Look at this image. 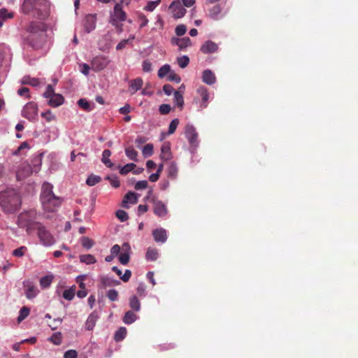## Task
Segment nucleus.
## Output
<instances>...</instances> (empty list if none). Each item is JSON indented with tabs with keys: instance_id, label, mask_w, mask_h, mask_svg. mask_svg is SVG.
I'll use <instances>...</instances> for the list:
<instances>
[{
	"instance_id": "ddd939ff",
	"label": "nucleus",
	"mask_w": 358,
	"mask_h": 358,
	"mask_svg": "<svg viewBox=\"0 0 358 358\" xmlns=\"http://www.w3.org/2000/svg\"><path fill=\"white\" fill-rule=\"evenodd\" d=\"M24 287L25 288V296L27 299H31L36 296L38 290L32 282L26 281L23 282Z\"/></svg>"
},
{
	"instance_id": "680f3d73",
	"label": "nucleus",
	"mask_w": 358,
	"mask_h": 358,
	"mask_svg": "<svg viewBox=\"0 0 358 358\" xmlns=\"http://www.w3.org/2000/svg\"><path fill=\"white\" fill-rule=\"evenodd\" d=\"M148 182L147 180H140L135 184V189L136 190L145 189L148 187Z\"/></svg>"
},
{
	"instance_id": "9b49d317",
	"label": "nucleus",
	"mask_w": 358,
	"mask_h": 358,
	"mask_svg": "<svg viewBox=\"0 0 358 358\" xmlns=\"http://www.w3.org/2000/svg\"><path fill=\"white\" fill-rule=\"evenodd\" d=\"M151 201L153 203L154 213L157 216L164 217L167 214L168 210L166 206L162 201L156 199L155 197H152Z\"/></svg>"
},
{
	"instance_id": "864d4df0",
	"label": "nucleus",
	"mask_w": 358,
	"mask_h": 358,
	"mask_svg": "<svg viewBox=\"0 0 358 358\" xmlns=\"http://www.w3.org/2000/svg\"><path fill=\"white\" fill-rule=\"evenodd\" d=\"M160 0L150 1L148 2L146 6L144 8L148 11H153L155 8L159 5Z\"/></svg>"
},
{
	"instance_id": "e433bc0d",
	"label": "nucleus",
	"mask_w": 358,
	"mask_h": 358,
	"mask_svg": "<svg viewBox=\"0 0 358 358\" xmlns=\"http://www.w3.org/2000/svg\"><path fill=\"white\" fill-rule=\"evenodd\" d=\"M171 71V66L169 64H164L162 66L158 71V76L160 78H162L165 77L166 76H168Z\"/></svg>"
},
{
	"instance_id": "20e7f679",
	"label": "nucleus",
	"mask_w": 358,
	"mask_h": 358,
	"mask_svg": "<svg viewBox=\"0 0 358 358\" xmlns=\"http://www.w3.org/2000/svg\"><path fill=\"white\" fill-rule=\"evenodd\" d=\"M52 189V185L49 182L42 185L40 199L43 210L48 212L57 211L63 201L62 198L54 194Z\"/></svg>"
},
{
	"instance_id": "5fc2aeb1",
	"label": "nucleus",
	"mask_w": 358,
	"mask_h": 358,
	"mask_svg": "<svg viewBox=\"0 0 358 358\" xmlns=\"http://www.w3.org/2000/svg\"><path fill=\"white\" fill-rule=\"evenodd\" d=\"M171 110V106L169 104L163 103L159 106V111L162 115H167L170 113Z\"/></svg>"
},
{
	"instance_id": "b1692460",
	"label": "nucleus",
	"mask_w": 358,
	"mask_h": 358,
	"mask_svg": "<svg viewBox=\"0 0 358 358\" xmlns=\"http://www.w3.org/2000/svg\"><path fill=\"white\" fill-rule=\"evenodd\" d=\"M222 8L219 4L213 6L208 12V16L213 20H218L221 13Z\"/></svg>"
},
{
	"instance_id": "aec40b11",
	"label": "nucleus",
	"mask_w": 358,
	"mask_h": 358,
	"mask_svg": "<svg viewBox=\"0 0 358 358\" xmlns=\"http://www.w3.org/2000/svg\"><path fill=\"white\" fill-rule=\"evenodd\" d=\"M64 101V97L60 94L55 93L52 97H50L48 100V105L51 107H58L63 104Z\"/></svg>"
},
{
	"instance_id": "37998d69",
	"label": "nucleus",
	"mask_w": 358,
	"mask_h": 358,
	"mask_svg": "<svg viewBox=\"0 0 358 358\" xmlns=\"http://www.w3.org/2000/svg\"><path fill=\"white\" fill-rule=\"evenodd\" d=\"M192 45V41L189 37H184L180 38V44H179V50H182L187 47Z\"/></svg>"
},
{
	"instance_id": "de8ad7c7",
	"label": "nucleus",
	"mask_w": 358,
	"mask_h": 358,
	"mask_svg": "<svg viewBox=\"0 0 358 358\" xmlns=\"http://www.w3.org/2000/svg\"><path fill=\"white\" fill-rule=\"evenodd\" d=\"M178 168L174 162H171L169 166V177L175 178L177 176Z\"/></svg>"
},
{
	"instance_id": "13d9d810",
	"label": "nucleus",
	"mask_w": 358,
	"mask_h": 358,
	"mask_svg": "<svg viewBox=\"0 0 358 358\" xmlns=\"http://www.w3.org/2000/svg\"><path fill=\"white\" fill-rule=\"evenodd\" d=\"M106 180H109L110 185L115 187L117 188L120 187V181L116 176H107L106 178Z\"/></svg>"
},
{
	"instance_id": "a878e982",
	"label": "nucleus",
	"mask_w": 358,
	"mask_h": 358,
	"mask_svg": "<svg viewBox=\"0 0 358 358\" xmlns=\"http://www.w3.org/2000/svg\"><path fill=\"white\" fill-rule=\"evenodd\" d=\"M111 155V152L110 150L106 149L103 151L101 162L109 168L113 166V164L110 160L109 157Z\"/></svg>"
},
{
	"instance_id": "603ef678",
	"label": "nucleus",
	"mask_w": 358,
	"mask_h": 358,
	"mask_svg": "<svg viewBox=\"0 0 358 358\" xmlns=\"http://www.w3.org/2000/svg\"><path fill=\"white\" fill-rule=\"evenodd\" d=\"M115 215L121 222H125L129 218L127 213L123 210H117Z\"/></svg>"
},
{
	"instance_id": "412c9836",
	"label": "nucleus",
	"mask_w": 358,
	"mask_h": 358,
	"mask_svg": "<svg viewBox=\"0 0 358 358\" xmlns=\"http://www.w3.org/2000/svg\"><path fill=\"white\" fill-rule=\"evenodd\" d=\"M202 80L203 83L210 85L215 83L216 78L210 70L207 69L203 72Z\"/></svg>"
},
{
	"instance_id": "a19ab883",
	"label": "nucleus",
	"mask_w": 358,
	"mask_h": 358,
	"mask_svg": "<svg viewBox=\"0 0 358 358\" xmlns=\"http://www.w3.org/2000/svg\"><path fill=\"white\" fill-rule=\"evenodd\" d=\"M49 340L55 345H59L62 343V334L60 332H56L51 336Z\"/></svg>"
},
{
	"instance_id": "09e8293b",
	"label": "nucleus",
	"mask_w": 358,
	"mask_h": 358,
	"mask_svg": "<svg viewBox=\"0 0 358 358\" xmlns=\"http://www.w3.org/2000/svg\"><path fill=\"white\" fill-rule=\"evenodd\" d=\"M81 244L86 249H90L94 245V241L88 237L84 236L81 238Z\"/></svg>"
},
{
	"instance_id": "1a4fd4ad",
	"label": "nucleus",
	"mask_w": 358,
	"mask_h": 358,
	"mask_svg": "<svg viewBox=\"0 0 358 358\" xmlns=\"http://www.w3.org/2000/svg\"><path fill=\"white\" fill-rule=\"evenodd\" d=\"M110 59L106 56H97L91 62L92 69L94 71H101L110 63Z\"/></svg>"
},
{
	"instance_id": "7ed1b4c3",
	"label": "nucleus",
	"mask_w": 358,
	"mask_h": 358,
	"mask_svg": "<svg viewBox=\"0 0 358 358\" xmlns=\"http://www.w3.org/2000/svg\"><path fill=\"white\" fill-rule=\"evenodd\" d=\"M20 194L13 189L0 192V208L5 214H14L21 208Z\"/></svg>"
},
{
	"instance_id": "58836bf2",
	"label": "nucleus",
	"mask_w": 358,
	"mask_h": 358,
	"mask_svg": "<svg viewBox=\"0 0 358 358\" xmlns=\"http://www.w3.org/2000/svg\"><path fill=\"white\" fill-rule=\"evenodd\" d=\"M30 310L27 306H23L19 313V316L17 317V322H20L24 320L29 314Z\"/></svg>"
},
{
	"instance_id": "774afa93",
	"label": "nucleus",
	"mask_w": 358,
	"mask_h": 358,
	"mask_svg": "<svg viewBox=\"0 0 358 358\" xmlns=\"http://www.w3.org/2000/svg\"><path fill=\"white\" fill-rule=\"evenodd\" d=\"M29 90L27 87H21L18 90L17 94L21 96H25L26 98H29Z\"/></svg>"
},
{
	"instance_id": "4c0bfd02",
	"label": "nucleus",
	"mask_w": 358,
	"mask_h": 358,
	"mask_svg": "<svg viewBox=\"0 0 358 358\" xmlns=\"http://www.w3.org/2000/svg\"><path fill=\"white\" fill-rule=\"evenodd\" d=\"M101 180V178L100 176L92 174L87 178L86 183L89 186H94L99 183Z\"/></svg>"
},
{
	"instance_id": "f3484780",
	"label": "nucleus",
	"mask_w": 358,
	"mask_h": 358,
	"mask_svg": "<svg viewBox=\"0 0 358 358\" xmlns=\"http://www.w3.org/2000/svg\"><path fill=\"white\" fill-rule=\"evenodd\" d=\"M152 236L156 242L165 243L167 239L166 231L162 228L155 229Z\"/></svg>"
},
{
	"instance_id": "f257e3e1",
	"label": "nucleus",
	"mask_w": 358,
	"mask_h": 358,
	"mask_svg": "<svg viewBox=\"0 0 358 358\" xmlns=\"http://www.w3.org/2000/svg\"><path fill=\"white\" fill-rule=\"evenodd\" d=\"M45 24L42 22H31L26 28L22 38L24 44L33 49H41L45 43Z\"/></svg>"
},
{
	"instance_id": "cd10ccee",
	"label": "nucleus",
	"mask_w": 358,
	"mask_h": 358,
	"mask_svg": "<svg viewBox=\"0 0 358 358\" xmlns=\"http://www.w3.org/2000/svg\"><path fill=\"white\" fill-rule=\"evenodd\" d=\"M129 306L136 312H138L141 310V303L136 296H132L129 299Z\"/></svg>"
},
{
	"instance_id": "6ab92c4d",
	"label": "nucleus",
	"mask_w": 358,
	"mask_h": 358,
	"mask_svg": "<svg viewBox=\"0 0 358 358\" xmlns=\"http://www.w3.org/2000/svg\"><path fill=\"white\" fill-rule=\"evenodd\" d=\"M160 158L164 161H168L172 158L171 147L169 143H164L161 147Z\"/></svg>"
},
{
	"instance_id": "5701e85b",
	"label": "nucleus",
	"mask_w": 358,
	"mask_h": 358,
	"mask_svg": "<svg viewBox=\"0 0 358 358\" xmlns=\"http://www.w3.org/2000/svg\"><path fill=\"white\" fill-rule=\"evenodd\" d=\"M137 318V315L132 310H128L125 313L122 320L125 324H130L134 322Z\"/></svg>"
},
{
	"instance_id": "4468645a",
	"label": "nucleus",
	"mask_w": 358,
	"mask_h": 358,
	"mask_svg": "<svg viewBox=\"0 0 358 358\" xmlns=\"http://www.w3.org/2000/svg\"><path fill=\"white\" fill-rule=\"evenodd\" d=\"M218 50V45L212 41H207L203 43L201 48L200 50L204 54H210L214 53L217 52Z\"/></svg>"
},
{
	"instance_id": "c756f323",
	"label": "nucleus",
	"mask_w": 358,
	"mask_h": 358,
	"mask_svg": "<svg viewBox=\"0 0 358 358\" xmlns=\"http://www.w3.org/2000/svg\"><path fill=\"white\" fill-rule=\"evenodd\" d=\"M127 157L133 161H137L138 152L133 147H128L125 149Z\"/></svg>"
},
{
	"instance_id": "0eeeda50",
	"label": "nucleus",
	"mask_w": 358,
	"mask_h": 358,
	"mask_svg": "<svg viewBox=\"0 0 358 358\" xmlns=\"http://www.w3.org/2000/svg\"><path fill=\"white\" fill-rule=\"evenodd\" d=\"M38 236L41 243L45 246L52 245L55 243V239L51 233L43 225L38 224L37 227Z\"/></svg>"
},
{
	"instance_id": "3c124183",
	"label": "nucleus",
	"mask_w": 358,
	"mask_h": 358,
	"mask_svg": "<svg viewBox=\"0 0 358 358\" xmlns=\"http://www.w3.org/2000/svg\"><path fill=\"white\" fill-rule=\"evenodd\" d=\"M178 124H179V120L178 118L173 119L169 124V131H168L169 134H173L176 131Z\"/></svg>"
},
{
	"instance_id": "7c9ffc66",
	"label": "nucleus",
	"mask_w": 358,
	"mask_h": 358,
	"mask_svg": "<svg viewBox=\"0 0 358 358\" xmlns=\"http://www.w3.org/2000/svg\"><path fill=\"white\" fill-rule=\"evenodd\" d=\"M158 251L155 248H149L146 252V259L148 260L155 261L158 258Z\"/></svg>"
},
{
	"instance_id": "c9c22d12",
	"label": "nucleus",
	"mask_w": 358,
	"mask_h": 358,
	"mask_svg": "<svg viewBox=\"0 0 358 358\" xmlns=\"http://www.w3.org/2000/svg\"><path fill=\"white\" fill-rule=\"evenodd\" d=\"M75 289L76 286H73L70 289H65L63 292V297L69 301L72 300L75 296Z\"/></svg>"
},
{
	"instance_id": "0e129e2a",
	"label": "nucleus",
	"mask_w": 358,
	"mask_h": 358,
	"mask_svg": "<svg viewBox=\"0 0 358 358\" xmlns=\"http://www.w3.org/2000/svg\"><path fill=\"white\" fill-rule=\"evenodd\" d=\"M41 116L45 118L48 122H51L55 120V117L52 114L50 110H48L47 111L42 113Z\"/></svg>"
},
{
	"instance_id": "423d86ee",
	"label": "nucleus",
	"mask_w": 358,
	"mask_h": 358,
	"mask_svg": "<svg viewBox=\"0 0 358 358\" xmlns=\"http://www.w3.org/2000/svg\"><path fill=\"white\" fill-rule=\"evenodd\" d=\"M126 18L127 14L122 9V3H116L110 13L109 22L115 27L118 34L123 31V24L121 22L125 21Z\"/></svg>"
},
{
	"instance_id": "4be33fe9",
	"label": "nucleus",
	"mask_w": 358,
	"mask_h": 358,
	"mask_svg": "<svg viewBox=\"0 0 358 358\" xmlns=\"http://www.w3.org/2000/svg\"><path fill=\"white\" fill-rule=\"evenodd\" d=\"M96 27V20L94 16L89 15L86 17L85 28L86 31L90 33L93 29H95Z\"/></svg>"
},
{
	"instance_id": "79ce46f5",
	"label": "nucleus",
	"mask_w": 358,
	"mask_h": 358,
	"mask_svg": "<svg viewBox=\"0 0 358 358\" xmlns=\"http://www.w3.org/2000/svg\"><path fill=\"white\" fill-rule=\"evenodd\" d=\"M23 84L30 85L31 86L36 87L38 86L40 83V81L37 78H30V77H24L22 80Z\"/></svg>"
},
{
	"instance_id": "c85d7f7f",
	"label": "nucleus",
	"mask_w": 358,
	"mask_h": 358,
	"mask_svg": "<svg viewBox=\"0 0 358 358\" xmlns=\"http://www.w3.org/2000/svg\"><path fill=\"white\" fill-rule=\"evenodd\" d=\"M78 105L80 108L87 112L92 110L94 108V106H92L90 103L85 99H80L78 101Z\"/></svg>"
},
{
	"instance_id": "338daca9",
	"label": "nucleus",
	"mask_w": 358,
	"mask_h": 358,
	"mask_svg": "<svg viewBox=\"0 0 358 358\" xmlns=\"http://www.w3.org/2000/svg\"><path fill=\"white\" fill-rule=\"evenodd\" d=\"M78 353L75 350H69L64 352V358H77Z\"/></svg>"
},
{
	"instance_id": "a211bd4d",
	"label": "nucleus",
	"mask_w": 358,
	"mask_h": 358,
	"mask_svg": "<svg viewBox=\"0 0 358 358\" xmlns=\"http://www.w3.org/2000/svg\"><path fill=\"white\" fill-rule=\"evenodd\" d=\"M197 94L201 97L202 103H201V108H204L207 107V102L209 99V94L208 92V90L201 86L197 89Z\"/></svg>"
},
{
	"instance_id": "6e6552de",
	"label": "nucleus",
	"mask_w": 358,
	"mask_h": 358,
	"mask_svg": "<svg viewBox=\"0 0 358 358\" xmlns=\"http://www.w3.org/2000/svg\"><path fill=\"white\" fill-rule=\"evenodd\" d=\"M37 114L38 106L33 101L27 103L22 111V115L29 120H34L37 117Z\"/></svg>"
},
{
	"instance_id": "bb28decb",
	"label": "nucleus",
	"mask_w": 358,
	"mask_h": 358,
	"mask_svg": "<svg viewBox=\"0 0 358 358\" xmlns=\"http://www.w3.org/2000/svg\"><path fill=\"white\" fill-rule=\"evenodd\" d=\"M174 103L180 110L182 109L184 105L183 96L180 91L174 92Z\"/></svg>"
},
{
	"instance_id": "39448f33",
	"label": "nucleus",
	"mask_w": 358,
	"mask_h": 358,
	"mask_svg": "<svg viewBox=\"0 0 358 358\" xmlns=\"http://www.w3.org/2000/svg\"><path fill=\"white\" fill-rule=\"evenodd\" d=\"M37 213L35 210H26L17 217V224L19 227L26 229L27 234H31L40 223L36 222Z\"/></svg>"
},
{
	"instance_id": "c03bdc74",
	"label": "nucleus",
	"mask_w": 358,
	"mask_h": 358,
	"mask_svg": "<svg viewBox=\"0 0 358 358\" xmlns=\"http://www.w3.org/2000/svg\"><path fill=\"white\" fill-rule=\"evenodd\" d=\"M153 145L151 143L146 144L142 150V153L144 157H148L153 154Z\"/></svg>"
},
{
	"instance_id": "473e14b6",
	"label": "nucleus",
	"mask_w": 358,
	"mask_h": 358,
	"mask_svg": "<svg viewBox=\"0 0 358 358\" xmlns=\"http://www.w3.org/2000/svg\"><path fill=\"white\" fill-rule=\"evenodd\" d=\"M80 261L86 264H94L96 260L95 257L92 255H83L80 256Z\"/></svg>"
},
{
	"instance_id": "72a5a7b5",
	"label": "nucleus",
	"mask_w": 358,
	"mask_h": 358,
	"mask_svg": "<svg viewBox=\"0 0 358 358\" xmlns=\"http://www.w3.org/2000/svg\"><path fill=\"white\" fill-rule=\"evenodd\" d=\"M97 316L94 314H90L86 322V328L87 330H92L95 326Z\"/></svg>"
},
{
	"instance_id": "a18cd8bd",
	"label": "nucleus",
	"mask_w": 358,
	"mask_h": 358,
	"mask_svg": "<svg viewBox=\"0 0 358 358\" xmlns=\"http://www.w3.org/2000/svg\"><path fill=\"white\" fill-rule=\"evenodd\" d=\"M136 166V164L134 163L127 164L120 169V173L122 175H126L133 171Z\"/></svg>"
},
{
	"instance_id": "f704fd0d",
	"label": "nucleus",
	"mask_w": 358,
	"mask_h": 358,
	"mask_svg": "<svg viewBox=\"0 0 358 358\" xmlns=\"http://www.w3.org/2000/svg\"><path fill=\"white\" fill-rule=\"evenodd\" d=\"M13 17V14L12 13H8V10L6 8L0 9V27L3 25V20L8 18H12Z\"/></svg>"
},
{
	"instance_id": "8fccbe9b",
	"label": "nucleus",
	"mask_w": 358,
	"mask_h": 358,
	"mask_svg": "<svg viewBox=\"0 0 358 358\" xmlns=\"http://www.w3.org/2000/svg\"><path fill=\"white\" fill-rule=\"evenodd\" d=\"M189 63V59L187 56H182L178 58V66L184 69L185 68Z\"/></svg>"
},
{
	"instance_id": "393cba45",
	"label": "nucleus",
	"mask_w": 358,
	"mask_h": 358,
	"mask_svg": "<svg viewBox=\"0 0 358 358\" xmlns=\"http://www.w3.org/2000/svg\"><path fill=\"white\" fill-rule=\"evenodd\" d=\"M54 279V275L52 274L46 275L42 277L40 280V285L42 288H48L50 286Z\"/></svg>"
},
{
	"instance_id": "dca6fc26",
	"label": "nucleus",
	"mask_w": 358,
	"mask_h": 358,
	"mask_svg": "<svg viewBox=\"0 0 358 358\" xmlns=\"http://www.w3.org/2000/svg\"><path fill=\"white\" fill-rule=\"evenodd\" d=\"M143 84V79L140 77L131 80L129 82V92L131 94H134L138 90L142 87Z\"/></svg>"
},
{
	"instance_id": "f8f14e48",
	"label": "nucleus",
	"mask_w": 358,
	"mask_h": 358,
	"mask_svg": "<svg viewBox=\"0 0 358 358\" xmlns=\"http://www.w3.org/2000/svg\"><path fill=\"white\" fill-rule=\"evenodd\" d=\"M169 9L171 10L174 18L176 19L182 17L186 13V9L179 1H173L169 6Z\"/></svg>"
},
{
	"instance_id": "4d7b16f0",
	"label": "nucleus",
	"mask_w": 358,
	"mask_h": 358,
	"mask_svg": "<svg viewBox=\"0 0 358 358\" xmlns=\"http://www.w3.org/2000/svg\"><path fill=\"white\" fill-rule=\"evenodd\" d=\"M119 261L123 265H127L129 262V255L128 252L121 253L119 256Z\"/></svg>"
},
{
	"instance_id": "2f4dec72",
	"label": "nucleus",
	"mask_w": 358,
	"mask_h": 358,
	"mask_svg": "<svg viewBox=\"0 0 358 358\" xmlns=\"http://www.w3.org/2000/svg\"><path fill=\"white\" fill-rule=\"evenodd\" d=\"M126 334H127V329L125 327H120L115 332L114 339L117 342L121 341L125 338Z\"/></svg>"
},
{
	"instance_id": "69168bd1",
	"label": "nucleus",
	"mask_w": 358,
	"mask_h": 358,
	"mask_svg": "<svg viewBox=\"0 0 358 358\" xmlns=\"http://www.w3.org/2000/svg\"><path fill=\"white\" fill-rule=\"evenodd\" d=\"M138 20L141 21L140 28L145 27L148 23V20L146 16L143 13H139L138 15Z\"/></svg>"
},
{
	"instance_id": "9d476101",
	"label": "nucleus",
	"mask_w": 358,
	"mask_h": 358,
	"mask_svg": "<svg viewBox=\"0 0 358 358\" xmlns=\"http://www.w3.org/2000/svg\"><path fill=\"white\" fill-rule=\"evenodd\" d=\"M185 136L187 138L191 146L196 147L198 145V133L196 129L191 124H187L185 131Z\"/></svg>"
},
{
	"instance_id": "6e6d98bb",
	"label": "nucleus",
	"mask_w": 358,
	"mask_h": 358,
	"mask_svg": "<svg viewBox=\"0 0 358 358\" xmlns=\"http://www.w3.org/2000/svg\"><path fill=\"white\" fill-rule=\"evenodd\" d=\"M107 296L110 301H115L118 299V292L114 289H110L107 292Z\"/></svg>"
},
{
	"instance_id": "2eb2a0df",
	"label": "nucleus",
	"mask_w": 358,
	"mask_h": 358,
	"mask_svg": "<svg viewBox=\"0 0 358 358\" xmlns=\"http://www.w3.org/2000/svg\"><path fill=\"white\" fill-rule=\"evenodd\" d=\"M138 202V198L136 193L129 192L124 196L122 201V206L124 208H129V203L136 204Z\"/></svg>"
},
{
	"instance_id": "bf43d9fd",
	"label": "nucleus",
	"mask_w": 358,
	"mask_h": 358,
	"mask_svg": "<svg viewBox=\"0 0 358 358\" xmlns=\"http://www.w3.org/2000/svg\"><path fill=\"white\" fill-rule=\"evenodd\" d=\"M186 31L187 28L186 26L184 24L178 25L175 29L176 34L178 36H183L186 33Z\"/></svg>"
},
{
	"instance_id": "49530a36",
	"label": "nucleus",
	"mask_w": 358,
	"mask_h": 358,
	"mask_svg": "<svg viewBox=\"0 0 358 358\" xmlns=\"http://www.w3.org/2000/svg\"><path fill=\"white\" fill-rule=\"evenodd\" d=\"M27 251V248L25 246H21L20 248H17V249H15L12 254L13 256L17 257H22L24 255L25 252Z\"/></svg>"
},
{
	"instance_id": "e2e57ef3",
	"label": "nucleus",
	"mask_w": 358,
	"mask_h": 358,
	"mask_svg": "<svg viewBox=\"0 0 358 358\" xmlns=\"http://www.w3.org/2000/svg\"><path fill=\"white\" fill-rule=\"evenodd\" d=\"M55 91L51 85H48L46 87L45 92L43 93V96L50 99L55 94Z\"/></svg>"
},
{
	"instance_id": "f03ea898",
	"label": "nucleus",
	"mask_w": 358,
	"mask_h": 358,
	"mask_svg": "<svg viewBox=\"0 0 358 358\" xmlns=\"http://www.w3.org/2000/svg\"><path fill=\"white\" fill-rule=\"evenodd\" d=\"M21 10L25 15L45 20L49 16L50 3L48 0H24Z\"/></svg>"
},
{
	"instance_id": "052dcab7",
	"label": "nucleus",
	"mask_w": 358,
	"mask_h": 358,
	"mask_svg": "<svg viewBox=\"0 0 358 358\" xmlns=\"http://www.w3.org/2000/svg\"><path fill=\"white\" fill-rule=\"evenodd\" d=\"M168 80L169 81H174L177 83H179L181 81L180 77L172 71H171L169 74L168 75Z\"/></svg>"
},
{
	"instance_id": "ea45409f",
	"label": "nucleus",
	"mask_w": 358,
	"mask_h": 358,
	"mask_svg": "<svg viewBox=\"0 0 358 358\" xmlns=\"http://www.w3.org/2000/svg\"><path fill=\"white\" fill-rule=\"evenodd\" d=\"M135 38L134 35H131L128 39L122 40L116 46V50H120L126 47L127 44L131 43V41Z\"/></svg>"
}]
</instances>
